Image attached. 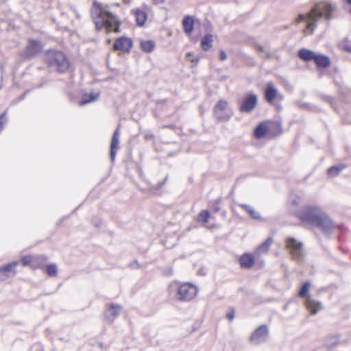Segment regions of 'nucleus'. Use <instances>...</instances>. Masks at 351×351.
Returning a JSON list of instances; mask_svg holds the SVG:
<instances>
[{
    "instance_id": "6ab92c4d",
    "label": "nucleus",
    "mask_w": 351,
    "mask_h": 351,
    "mask_svg": "<svg viewBox=\"0 0 351 351\" xmlns=\"http://www.w3.org/2000/svg\"><path fill=\"white\" fill-rule=\"evenodd\" d=\"M316 53L313 51L302 49L298 51V56L304 61L314 60Z\"/></svg>"
},
{
    "instance_id": "a18cd8bd",
    "label": "nucleus",
    "mask_w": 351,
    "mask_h": 351,
    "mask_svg": "<svg viewBox=\"0 0 351 351\" xmlns=\"http://www.w3.org/2000/svg\"><path fill=\"white\" fill-rule=\"evenodd\" d=\"M131 0H123L125 3H129Z\"/></svg>"
},
{
    "instance_id": "f03ea898",
    "label": "nucleus",
    "mask_w": 351,
    "mask_h": 351,
    "mask_svg": "<svg viewBox=\"0 0 351 351\" xmlns=\"http://www.w3.org/2000/svg\"><path fill=\"white\" fill-rule=\"evenodd\" d=\"M337 11V5L335 3L328 1L319 2L315 4L306 14H299L298 20L300 21L311 20L313 22H316L324 17L325 19L330 21L335 19Z\"/></svg>"
},
{
    "instance_id": "473e14b6",
    "label": "nucleus",
    "mask_w": 351,
    "mask_h": 351,
    "mask_svg": "<svg viewBox=\"0 0 351 351\" xmlns=\"http://www.w3.org/2000/svg\"><path fill=\"white\" fill-rule=\"evenodd\" d=\"M310 287H311L310 282H306L302 285V287H301V289L300 290V291L298 293L299 297L304 298L306 295L307 293L308 292Z\"/></svg>"
},
{
    "instance_id": "2eb2a0df",
    "label": "nucleus",
    "mask_w": 351,
    "mask_h": 351,
    "mask_svg": "<svg viewBox=\"0 0 351 351\" xmlns=\"http://www.w3.org/2000/svg\"><path fill=\"white\" fill-rule=\"evenodd\" d=\"M119 128H117V130L114 132V134L112 137L111 143H110V159L113 161L115 158L116 151L119 148Z\"/></svg>"
},
{
    "instance_id": "e433bc0d",
    "label": "nucleus",
    "mask_w": 351,
    "mask_h": 351,
    "mask_svg": "<svg viewBox=\"0 0 351 351\" xmlns=\"http://www.w3.org/2000/svg\"><path fill=\"white\" fill-rule=\"evenodd\" d=\"M5 116H6L5 112L0 115V131H1L3 130V125L6 121Z\"/></svg>"
},
{
    "instance_id": "a211bd4d",
    "label": "nucleus",
    "mask_w": 351,
    "mask_h": 351,
    "mask_svg": "<svg viewBox=\"0 0 351 351\" xmlns=\"http://www.w3.org/2000/svg\"><path fill=\"white\" fill-rule=\"evenodd\" d=\"M277 90L273 84H268L265 91V99L271 103L276 97Z\"/></svg>"
},
{
    "instance_id": "f3484780",
    "label": "nucleus",
    "mask_w": 351,
    "mask_h": 351,
    "mask_svg": "<svg viewBox=\"0 0 351 351\" xmlns=\"http://www.w3.org/2000/svg\"><path fill=\"white\" fill-rule=\"evenodd\" d=\"M239 263L242 267L250 268L254 264V256L250 254H245L240 257Z\"/></svg>"
},
{
    "instance_id": "a19ab883",
    "label": "nucleus",
    "mask_w": 351,
    "mask_h": 351,
    "mask_svg": "<svg viewBox=\"0 0 351 351\" xmlns=\"http://www.w3.org/2000/svg\"><path fill=\"white\" fill-rule=\"evenodd\" d=\"M343 49L346 51L351 52V43L344 45L343 46Z\"/></svg>"
},
{
    "instance_id": "393cba45",
    "label": "nucleus",
    "mask_w": 351,
    "mask_h": 351,
    "mask_svg": "<svg viewBox=\"0 0 351 351\" xmlns=\"http://www.w3.org/2000/svg\"><path fill=\"white\" fill-rule=\"evenodd\" d=\"M213 36L211 34L206 35L201 40V47L204 51L210 49L213 45Z\"/></svg>"
},
{
    "instance_id": "aec40b11",
    "label": "nucleus",
    "mask_w": 351,
    "mask_h": 351,
    "mask_svg": "<svg viewBox=\"0 0 351 351\" xmlns=\"http://www.w3.org/2000/svg\"><path fill=\"white\" fill-rule=\"evenodd\" d=\"M314 62L319 67H327L330 65V58L326 56L316 54Z\"/></svg>"
},
{
    "instance_id": "37998d69",
    "label": "nucleus",
    "mask_w": 351,
    "mask_h": 351,
    "mask_svg": "<svg viewBox=\"0 0 351 351\" xmlns=\"http://www.w3.org/2000/svg\"><path fill=\"white\" fill-rule=\"evenodd\" d=\"M346 2L350 6V13H351V0H346Z\"/></svg>"
},
{
    "instance_id": "c756f323",
    "label": "nucleus",
    "mask_w": 351,
    "mask_h": 351,
    "mask_svg": "<svg viewBox=\"0 0 351 351\" xmlns=\"http://www.w3.org/2000/svg\"><path fill=\"white\" fill-rule=\"evenodd\" d=\"M257 50L260 56L263 58H269L271 56V52L268 47L258 45Z\"/></svg>"
},
{
    "instance_id": "c03bdc74",
    "label": "nucleus",
    "mask_w": 351,
    "mask_h": 351,
    "mask_svg": "<svg viewBox=\"0 0 351 351\" xmlns=\"http://www.w3.org/2000/svg\"><path fill=\"white\" fill-rule=\"evenodd\" d=\"M137 25H138L139 27H143V25H145V23H137Z\"/></svg>"
},
{
    "instance_id": "cd10ccee",
    "label": "nucleus",
    "mask_w": 351,
    "mask_h": 351,
    "mask_svg": "<svg viewBox=\"0 0 351 351\" xmlns=\"http://www.w3.org/2000/svg\"><path fill=\"white\" fill-rule=\"evenodd\" d=\"M345 167L346 166L344 165L332 166L328 169V174L330 177H335L339 173V172L345 169Z\"/></svg>"
},
{
    "instance_id": "c85d7f7f",
    "label": "nucleus",
    "mask_w": 351,
    "mask_h": 351,
    "mask_svg": "<svg viewBox=\"0 0 351 351\" xmlns=\"http://www.w3.org/2000/svg\"><path fill=\"white\" fill-rule=\"evenodd\" d=\"M273 241L271 238H268L263 243H262L258 248H257V253L258 254H262L267 252Z\"/></svg>"
},
{
    "instance_id": "9d476101",
    "label": "nucleus",
    "mask_w": 351,
    "mask_h": 351,
    "mask_svg": "<svg viewBox=\"0 0 351 351\" xmlns=\"http://www.w3.org/2000/svg\"><path fill=\"white\" fill-rule=\"evenodd\" d=\"M18 264V261H14L0 267V281L14 277L16 274L15 268Z\"/></svg>"
},
{
    "instance_id": "72a5a7b5",
    "label": "nucleus",
    "mask_w": 351,
    "mask_h": 351,
    "mask_svg": "<svg viewBox=\"0 0 351 351\" xmlns=\"http://www.w3.org/2000/svg\"><path fill=\"white\" fill-rule=\"evenodd\" d=\"M316 27V23H307L306 28L304 29V32L306 35L311 34Z\"/></svg>"
},
{
    "instance_id": "412c9836",
    "label": "nucleus",
    "mask_w": 351,
    "mask_h": 351,
    "mask_svg": "<svg viewBox=\"0 0 351 351\" xmlns=\"http://www.w3.org/2000/svg\"><path fill=\"white\" fill-rule=\"evenodd\" d=\"M46 260L44 256H25L21 258V263L24 266L34 264L38 260Z\"/></svg>"
},
{
    "instance_id": "c9c22d12",
    "label": "nucleus",
    "mask_w": 351,
    "mask_h": 351,
    "mask_svg": "<svg viewBox=\"0 0 351 351\" xmlns=\"http://www.w3.org/2000/svg\"><path fill=\"white\" fill-rule=\"evenodd\" d=\"M300 198L298 195H292L290 197L291 202L294 205H298L300 204Z\"/></svg>"
},
{
    "instance_id": "5701e85b",
    "label": "nucleus",
    "mask_w": 351,
    "mask_h": 351,
    "mask_svg": "<svg viewBox=\"0 0 351 351\" xmlns=\"http://www.w3.org/2000/svg\"><path fill=\"white\" fill-rule=\"evenodd\" d=\"M133 13L136 17V22L143 23L147 20V14L142 9L136 8L133 10Z\"/></svg>"
},
{
    "instance_id": "6e6552de",
    "label": "nucleus",
    "mask_w": 351,
    "mask_h": 351,
    "mask_svg": "<svg viewBox=\"0 0 351 351\" xmlns=\"http://www.w3.org/2000/svg\"><path fill=\"white\" fill-rule=\"evenodd\" d=\"M287 247L289 250V252L292 258L296 261H300L303 256L302 243L298 241L294 238L287 239Z\"/></svg>"
},
{
    "instance_id": "2f4dec72",
    "label": "nucleus",
    "mask_w": 351,
    "mask_h": 351,
    "mask_svg": "<svg viewBox=\"0 0 351 351\" xmlns=\"http://www.w3.org/2000/svg\"><path fill=\"white\" fill-rule=\"evenodd\" d=\"M46 272L49 276H56L58 274V267L56 264H50L46 268Z\"/></svg>"
},
{
    "instance_id": "a878e982",
    "label": "nucleus",
    "mask_w": 351,
    "mask_h": 351,
    "mask_svg": "<svg viewBox=\"0 0 351 351\" xmlns=\"http://www.w3.org/2000/svg\"><path fill=\"white\" fill-rule=\"evenodd\" d=\"M240 206L245 209L252 218L256 219L261 218L259 213L255 210L252 206L245 204H240Z\"/></svg>"
},
{
    "instance_id": "7c9ffc66",
    "label": "nucleus",
    "mask_w": 351,
    "mask_h": 351,
    "mask_svg": "<svg viewBox=\"0 0 351 351\" xmlns=\"http://www.w3.org/2000/svg\"><path fill=\"white\" fill-rule=\"evenodd\" d=\"M209 217V212L208 210H203L199 213L197 220L201 222L206 223L208 222Z\"/></svg>"
},
{
    "instance_id": "4be33fe9",
    "label": "nucleus",
    "mask_w": 351,
    "mask_h": 351,
    "mask_svg": "<svg viewBox=\"0 0 351 351\" xmlns=\"http://www.w3.org/2000/svg\"><path fill=\"white\" fill-rule=\"evenodd\" d=\"M140 47L143 51L146 53L152 52L156 47L154 41L152 40H141Z\"/></svg>"
},
{
    "instance_id": "79ce46f5",
    "label": "nucleus",
    "mask_w": 351,
    "mask_h": 351,
    "mask_svg": "<svg viewBox=\"0 0 351 351\" xmlns=\"http://www.w3.org/2000/svg\"><path fill=\"white\" fill-rule=\"evenodd\" d=\"M155 4H159L163 2V0H153Z\"/></svg>"
},
{
    "instance_id": "20e7f679",
    "label": "nucleus",
    "mask_w": 351,
    "mask_h": 351,
    "mask_svg": "<svg viewBox=\"0 0 351 351\" xmlns=\"http://www.w3.org/2000/svg\"><path fill=\"white\" fill-rule=\"evenodd\" d=\"M46 59L49 66L56 68L60 72H65L69 67L68 59L61 51H49Z\"/></svg>"
},
{
    "instance_id": "4c0bfd02",
    "label": "nucleus",
    "mask_w": 351,
    "mask_h": 351,
    "mask_svg": "<svg viewBox=\"0 0 351 351\" xmlns=\"http://www.w3.org/2000/svg\"><path fill=\"white\" fill-rule=\"evenodd\" d=\"M226 317L230 322H232L234 319V308H230L229 311L227 313Z\"/></svg>"
},
{
    "instance_id": "423d86ee",
    "label": "nucleus",
    "mask_w": 351,
    "mask_h": 351,
    "mask_svg": "<svg viewBox=\"0 0 351 351\" xmlns=\"http://www.w3.org/2000/svg\"><path fill=\"white\" fill-rule=\"evenodd\" d=\"M197 291L196 286L189 282H184L178 287L177 296L179 300L190 301L196 296Z\"/></svg>"
},
{
    "instance_id": "1a4fd4ad",
    "label": "nucleus",
    "mask_w": 351,
    "mask_h": 351,
    "mask_svg": "<svg viewBox=\"0 0 351 351\" xmlns=\"http://www.w3.org/2000/svg\"><path fill=\"white\" fill-rule=\"evenodd\" d=\"M258 103V97L254 93L247 95L241 102L239 111L241 112H251L256 106Z\"/></svg>"
},
{
    "instance_id": "4468645a",
    "label": "nucleus",
    "mask_w": 351,
    "mask_h": 351,
    "mask_svg": "<svg viewBox=\"0 0 351 351\" xmlns=\"http://www.w3.org/2000/svg\"><path fill=\"white\" fill-rule=\"evenodd\" d=\"M306 306L313 315H315L322 308V303L315 300L311 295L307 296L306 299Z\"/></svg>"
},
{
    "instance_id": "dca6fc26",
    "label": "nucleus",
    "mask_w": 351,
    "mask_h": 351,
    "mask_svg": "<svg viewBox=\"0 0 351 351\" xmlns=\"http://www.w3.org/2000/svg\"><path fill=\"white\" fill-rule=\"evenodd\" d=\"M119 23H95V29L97 31L104 30L106 33L114 32H119Z\"/></svg>"
},
{
    "instance_id": "58836bf2",
    "label": "nucleus",
    "mask_w": 351,
    "mask_h": 351,
    "mask_svg": "<svg viewBox=\"0 0 351 351\" xmlns=\"http://www.w3.org/2000/svg\"><path fill=\"white\" fill-rule=\"evenodd\" d=\"M195 19L192 16H185L182 22H194Z\"/></svg>"
},
{
    "instance_id": "f257e3e1",
    "label": "nucleus",
    "mask_w": 351,
    "mask_h": 351,
    "mask_svg": "<svg viewBox=\"0 0 351 351\" xmlns=\"http://www.w3.org/2000/svg\"><path fill=\"white\" fill-rule=\"evenodd\" d=\"M298 217L303 222L320 228L326 234H329L335 224L319 207L306 206L298 213Z\"/></svg>"
},
{
    "instance_id": "7ed1b4c3",
    "label": "nucleus",
    "mask_w": 351,
    "mask_h": 351,
    "mask_svg": "<svg viewBox=\"0 0 351 351\" xmlns=\"http://www.w3.org/2000/svg\"><path fill=\"white\" fill-rule=\"evenodd\" d=\"M91 16L94 22H120L116 14L97 1L91 8Z\"/></svg>"
},
{
    "instance_id": "ddd939ff",
    "label": "nucleus",
    "mask_w": 351,
    "mask_h": 351,
    "mask_svg": "<svg viewBox=\"0 0 351 351\" xmlns=\"http://www.w3.org/2000/svg\"><path fill=\"white\" fill-rule=\"evenodd\" d=\"M43 46L39 40H29V45L25 49V56L27 57H32L39 53L42 50Z\"/></svg>"
},
{
    "instance_id": "39448f33",
    "label": "nucleus",
    "mask_w": 351,
    "mask_h": 351,
    "mask_svg": "<svg viewBox=\"0 0 351 351\" xmlns=\"http://www.w3.org/2000/svg\"><path fill=\"white\" fill-rule=\"evenodd\" d=\"M228 103L225 100H219L213 108L214 116L218 121L226 122L233 114L231 109H228Z\"/></svg>"
},
{
    "instance_id": "bb28decb",
    "label": "nucleus",
    "mask_w": 351,
    "mask_h": 351,
    "mask_svg": "<svg viewBox=\"0 0 351 351\" xmlns=\"http://www.w3.org/2000/svg\"><path fill=\"white\" fill-rule=\"evenodd\" d=\"M99 97V93L86 95L85 98L80 103L81 106L96 101Z\"/></svg>"
},
{
    "instance_id": "ea45409f",
    "label": "nucleus",
    "mask_w": 351,
    "mask_h": 351,
    "mask_svg": "<svg viewBox=\"0 0 351 351\" xmlns=\"http://www.w3.org/2000/svg\"><path fill=\"white\" fill-rule=\"evenodd\" d=\"M226 58H227V56H226V53L225 51L220 50V52H219V59H220V60L221 61H223Z\"/></svg>"
},
{
    "instance_id": "49530a36",
    "label": "nucleus",
    "mask_w": 351,
    "mask_h": 351,
    "mask_svg": "<svg viewBox=\"0 0 351 351\" xmlns=\"http://www.w3.org/2000/svg\"><path fill=\"white\" fill-rule=\"evenodd\" d=\"M191 62H195V63L196 64V63L197 62V60H191Z\"/></svg>"
},
{
    "instance_id": "0eeeda50",
    "label": "nucleus",
    "mask_w": 351,
    "mask_h": 351,
    "mask_svg": "<svg viewBox=\"0 0 351 351\" xmlns=\"http://www.w3.org/2000/svg\"><path fill=\"white\" fill-rule=\"evenodd\" d=\"M269 336V328L266 324L258 326L251 335L250 342L254 346L265 343Z\"/></svg>"
},
{
    "instance_id": "f704fd0d",
    "label": "nucleus",
    "mask_w": 351,
    "mask_h": 351,
    "mask_svg": "<svg viewBox=\"0 0 351 351\" xmlns=\"http://www.w3.org/2000/svg\"><path fill=\"white\" fill-rule=\"evenodd\" d=\"M184 26V32L189 34L192 32L193 28H194V23H182Z\"/></svg>"
},
{
    "instance_id": "f8f14e48",
    "label": "nucleus",
    "mask_w": 351,
    "mask_h": 351,
    "mask_svg": "<svg viewBox=\"0 0 351 351\" xmlns=\"http://www.w3.org/2000/svg\"><path fill=\"white\" fill-rule=\"evenodd\" d=\"M132 46V41L130 38L120 37L117 38L113 45L116 51H128Z\"/></svg>"
},
{
    "instance_id": "b1692460",
    "label": "nucleus",
    "mask_w": 351,
    "mask_h": 351,
    "mask_svg": "<svg viewBox=\"0 0 351 351\" xmlns=\"http://www.w3.org/2000/svg\"><path fill=\"white\" fill-rule=\"evenodd\" d=\"M268 132V128L264 123H260L254 130V134L256 138H263Z\"/></svg>"
},
{
    "instance_id": "9b49d317",
    "label": "nucleus",
    "mask_w": 351,
    "mask_h": 351,
    "mask_svg": "<svg viewBox=\"0 0 351 351\" xmlns=\"http://www.w3.org/2000/svg\"><path fill=\"white\" fill-rule=\"evenodd\" d=\"M121 311V306L118 304H110L108 306L104 317L108 322L112 323L114 319L119 315Z\"/></svg>"
}]
</instances>
